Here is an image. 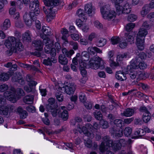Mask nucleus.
I'll return each instance as SVG.
<instances>
[{
  "mask_svg": "<svg viewBox=\"0 0 154 154\" xmlns=\"http://www.w3.org/2000/svg\"><path fill=\"white\" fill-rule=\"evenodd\" d=\"M112 134H115L116 137H121L123 134V130H120L117 128H113L111 131Z\"/></svg>",
  "mask_w": 154,
  "mask_h": 154,
  "instance_id": "obj_25",
  "label": "nucleus"
},
{
  "mask_svg": "<svg viewBox=\"0 0 154 154\" xmlns=\"http://www.w3.org/2000/svg\"><path fill=\"white\" fill-rule=\"evenodd\" d=\"M8 86L6 84H3L0 85V92H4L8 89Z\"/></svg>",
  "mask_w": 154,
  "mask_h": 154,
  "instance_id": "obj_58",
  "label": "nucleus"
},
{
  "mask_svg": "<svg viewBox=\"0 0 154 154\" xmlns=\"http://www.w3.org/2000/svg\"><path fill=\"white\" fill-rule=\"evenodd\" d=\"M31 33L29 31H27L22 35V38L24 41H31Z\"/></svg>",
  "mask_w": 154,
  "mask_h": 154,
  "instance_id": "obj_29",
  "label": "nucleus"
},
{
  "mask_svg": "<svg viewBox=\"0 0 154 154\" xmlns=\"http://www.w3.org/2000/svg\"><path fill=\"white\" fill-rule=\"evenodd\" d=\"M127 43L124 41H121L120 42V43L119 44V47L122 49L125 48L127 46Z\"/></svg>",
  "mask_w": 154,
  "mask_h": 154,
  "instance_id": "obj_61",
  "label": "nucleus"
},
{
  "mask_svg": "<svg viewBox=\"0 0 154 154\" xmlns=\"http://www.w3.org/2000/svg\"><path fill=\"white\" fill-rule=\"evenodd\" d=\"M71 38L75 41L78 40L80 38L79 34L77 33H74L70 35Z\"/></svg>",
  "mask_w": 154,
  "mask_h": 154,
  "instance_id": "obj_62",
  "label": "nucleus"
},
{
  "mask_svg": "<svg viewBox=\"0 0 154 154\" xmlns=\"http://www.w3.org/2000/svg\"><path fill=\"white\" fill-rule=\"evenodd\" d=\"M78 128L79 129V132L80 133H83L85 135L88 136L89 135H90L91 138L93 137V134L90 133L88 131V129L86 126L83 127L82 128L79 125H78Z\"/></svg>",
  "mask_w": 154,
  "mask_h": 154,
  "instance_id": "obj_15",
  "label": "nucleus"
},
{
  "mask_svg": "<svg viewBox=\"0 0 154 154\" xmlns=\"http://www.w3.org/2000/svg\"><path fill=\"white\" fill-rule=\"evenodd\" d=\"M146 78L145 76L144 73L142 72L141 71H138V75H137V79H145Z\"/></svg>",
  "mask_w": 154,
  "mask_h": 154,
  "instance_id": "obj_59",
  "label": "nucleus"
},
{
  "mask_svg": "<svg viewBox=\"0 0 154 154\" xmlns=\"http://www.w3.org/2000/svg\"><path fill=\"white\" fill-rule=\"evenodd\" d=\"M128 70V72L131 78L134 79L137 78V79L138 70L134 69H129Z\"/></svg>",
  "mask_w": 154,
  "mask_h": 154,
  "instance_id": "obj_21",
  "label": "nucleus"
},
{
  "mask_svg": "<svg viewBox=\"0 0 154 154\" xmlns=\"http://www.w3.org/2000/svg\"><path fill=\"white\" fill-rule=\"evenodd\" d=\"M60 111V110L59 109H57L54 107L50 112H51L53 117H55L57 114L59 113Z\"/></svg>",
  "mask_w": 154,
  "mask_h": 154,
  "instance_id": "obj_52",
  "label": "nucleus"
},
{
  "mask_svg": "<svg viewBox=\"0 0 154 154\" xmlns=\"http://www.w3.org/2000/svg\"><path fill=\"white\" fill-rule=\"evenodd\" d=\"M39 5L38 0H34L30 2L29 9L31 11L30 12L29 16L34 20L36 19L37 16L40 13Z\"/></svg>",
  "mask_w": 154,
  "mask_h": 154,
  "instance_id": "obj_5",
  "label": "nucleus"
},
{
  "mask_svg": "<svg viewBox=\"0 0 154 154\" xmlns=\"http://www.w3.org/2000/svg\"><path fill=\"white\" fill-rule=\"evenodd\" d=\"M131 5L128 2H126L123 7L121 6H117V13L119 14H127L130 13L131 11Z\"/></svg>",
  "mask_w": 154,
  "mask_h": 154,
  "instance_id": "obj_8",
  "label": "nucleus"
},
{
  "mask_svg": "<svg viewBox=\"0 0 154 154\" xmlns=\"http://www.w3.org/2000/svg\"><path fill=\"white\" fill-rule=\"evenodd\" d=\"M5 44L8 48H11V46H14L15 45L16 50L19 51H22L23 48L20 40L18 39H16L13 36L8 37V39L6 40Z\"/></svg>",
  "mask_w": 154,
  "mask_h": 154,
  "instance_id": "obj_4",
  "label": "nucleus"
},
{
  "mask_svg": "<svg viewBox=\"0 0 154 154\" xmlns=\"http://www.w3.org/2000/svg\"><path fill=\"white\" fill-rule=\"evenodd\" d=\"M148 32L146 30L143 28L140 29L137 35V37L144 38V37L147 34Z\"/></svg>",
  "mask_w": 154,
  "mask_h": 154,
  "instance_id": "obj_33",
  "label": "nucleus"
},
{
  "mask_svg": "<svg viewBox=\"0 0 154 154\" xmlns=\"http://www.w3.org/2000/svg\"><path fill=\"white\" fill-rule=\"evenodd\" d=\"M16 10V8L15 7H12L9 10V13L11 15H14V17L15 19H17L19 16V14L18 13H16L14 14Z\"/></svg>",
  "mask_w": 154,
  "mask_h": 154,
  "instance_id": "obj_38",
  "label": "nucleus"
},
{
  "mask_svg": "<svg viewBox=\"0 0 154 154\" xmlns=\"http://www.w3.org/2000/svg\"><path fill=\"white\" fill-rule=\"evenodd\" d=\"M100 11L104 19L109 20L114 19L115 17L116 13L114 11L109 10L106 8V6L101 8Z\"/></svg>",
  "mask_w": 154,
  "mask_h": 154,
  "instance_id": "obj_6",
  "label": "nucleus"
},
{
  "mask_svg": "<svg viewBox=\"0 0 154 154\" xmlns=\"http://www.w3.org/2000/svg\"><path fill=\"white\" fill-rule=\"evenodd\" d=\"M132 132V130L131 128L127 127L125 128L124 130V134L126 137L129 136Z\"/></svg>",
  "mask_w": 154,
  "mask_h": 154,
  "instance_id": "obj_47",
  "label": "nucleus"
},
{
  "mask_svg": "<svg viewBox=\"0 0 154 154\" xmlns=\"http://www.w3.org/2000/svg\"><path fill=\"white\" fill-rule=\"evenodd\" d=\"M138 85L146 91L149 88V87L148 85L142 83H139Z\"/></svg>",
  "mask_w": 154,
  "mask_h": 154,
  "instance_id": "obj_53",
  "label": "nucleus"
},
{
  "mask_svg": "<svg viewBox=\"0 0 154 154\" xmlns=\"http://www.w3.org/2000/svg\"><path fill=\"white\" fill-rule=\"evenodd\" d=\"M149 10V5H145L142 8L141 12V14L143 16H144L147 13Z\"/></svg>",
  "mask_w": 154,
  "mask_h": 154,
  "instance_id": "obj_43",
  "label": "nucleus"
},
{
  "mask_svg": "<svg viewBox=\"0 0 154 154\" xmlns=\"http://www.w3.org/2000/svg\"><path fill=\"white\" fill-rule=\"evenodd\" d=\"M45 7H43L42 10L47 14V20L49 22L55 16V11H53V8L57 5L58 0H43Z\"/></svg>",
  "mask_w": 154,
  "mask_h": 154,
  "instance_id": "obj_1",
  "label": "nucleus"
},
{
  "mask_svg": "<svg viewBox=\"0 0 154 154\" xmlns=\"http://www.w3.org/2000/svg\"><path fill=\"white\" fill-rule=\"evenodd\" d=\"M128 53H124L121 54H120L117 55V59L118 61H121L123 60V59L127 58L128 57Z\"/></svg>",
  "mask_w": 154,
  "mask_h": 154,
  "instance_id": "obj_42",
  "label": "nucleus"
},
{
  "mask_svg": "<svg viewBox=\"0 0 154 154\" xmlns=\"http://www.w3.org/2000/svg\"><path fill=\"white\" fill-rule=\"evenodd\" d=\"M17 111L20 115L21 119H25L28 116V113L26 111L24 110L20 106H19L17 108Z\"/></svg>",
  "mask_w": 154,
  "mask_h": 154,
  "instance_id": "obj_17",
  "label": "nucleus"
},
{
  "mask_svg": "<svg viewBox=\"0 0 154 154\" xmlns=\"http://www.w3.org/2000/svg\"><path fill=\"white\" fill-rule=\"evenodd\" d=\"M69 44L72 46V48L75 50H76L78 48V44L77 42L73 41L70 42Z\"/></svg>",
  "mask_w": 154,
  "mask_h": 154,
  "instance_id": "obj_60",
  "label": "nucleus"
},
{
  "mask_svg": "<svg viewBox=\"0 0 154 154\" xmlns=\"http://www.w3.org/2000/svg\"><path fill=\"white\" fill-rule=\"evenodd\" d=\"M19 96H23L25 94L23 90L20 88H18L16 91ZM16 90L13 88H11L4 93L5 97L8 100L14 103L17 100V95L15 94Z\"/></svg>",
  "mask_w": 154,
  "mask_h": 154,
  "instance_id": "obj_3",
  "label": "nucleus"
},
{
  "mask_svg": "<svg viewBox=\"0 0 154 154\" xmlns=\"http://www.w3.org/2000/svg\"><path fill=\"white\" fill-rule=\"evenodd\" d=\"M84 143L85 146L88 148H91L92 146V141L89 139H85Z\"/></svg>",
  "mask_w": 154,
  "mask_h": 154,
  "instance_id": "obj_50",
  "label": "nucleus"
},
{
  "mask_svg": "<svg viewBox=\"0 0 154 154\" xmlns=\"http://www.w3.org/2000/svg\"><path fill=\"white\" fill-rule=\"evenodd\" d=\"M146 57V55L144 53H141L136 57V61L140 62L141 60L145 59Z\"/></svg>",
  "mask_w": 154,
  "mask_h": 154,
  "instance_id": "obj_39",
  "label": "nucleus"
},
{
  "mask_svg": "<svg viewBox=\"0 0 154 154\" xmlns=\"http://www.w3.org/2000/svg\"><path fill=\"white\" fill-rule=\"evenodd\" d=\"M82 60L86 61L89 60V56L88 54L86 51L83 52L81 54V57Z\"/></svg>",
  "mask_w": 154,
  "mask_h": 154,
  "instance_id": "obj_44",
  "label": "nucleus"
},
{
  "mask_svg": "<svg viewBox=\"0 0 154 154\" xmlns=\"http://www.w3.org/2000/svg\"><path fill=\"white\" fill-rule=\"evenodd\" d=\"M135 36L132 32H126L125 34V37L127 41L132 44L134 43Z\"/></svg>",
  "mask_w": 154,
  "mask_h": 154,
  "instance_id": "obj_14",
  "label": "nucleus"
},
{
  "mask_svg": "<svg viewBox=\"0 0 154 154\" xmlns=\"http://www.w3.org/2000/svg\"><path fill=\"white\" fill-rule=\"evenodd\" d=\"M137 19V16L134 14L129 15L128 17V21L133 22L135 21Z\"/></svg>",
  "mask_w": 154,
  "mask_h": 154,
  "instance_id": "obj_54",
  "label": "nucleus"
},
{
  "mask_svg": "<svg viewBox=\"0 0 154 154\" xmlns=\"http://www.w3.org/2000/svg\"><path fill=\"white\" fill-rule=\"evenodd\" d=\"M12 72H9V74L3 73L0 75V80L1 81H5L8 80L10 76L12 75Z\"/></svg>",
  "mask_w": 154,
  "mask_h": 154,
  "instance_id": "obj_28",
  "label": "nucleus"
},
{
  "mask_svg": "<svg viewBox=\"0 0 154 154\" xmlns=\"http://www.w3.org/2000/svg\"><path fill=\"white\" fill-rule=\"evenodd\" d=\"M11 26V23L9 19H5L3 23V25L1 26V29L3 30H5L9 28Z\"/></svg>",
  "mask_w": 154,
  "mask_h": 154,
  "instance_id": "obj_31",
  "label": "nucleus"
},
{
  "mask_svg": "<svg viewBox=\"0 0 154 154\" xmlns=\"http://www.w3.org/2000/svg\"><path fill=\"white\" fill-rule=\"evenodd\" d=\"M111 40L112 44L114 45L118 44L120 42V39L118 37H113L112 38Z\"/></svg>",
  "mask_w": 154,
  "mask_h": 154,
  "instance_id": "obj_48",
  "label": "nucleus"
},
{
  "mask_svg": "<svg viewBox=\"0 0 154 154\" xmlns=\"http://www.w3.org/2000/svg\"><path fill=\"white\" fill-rule=\"evenodd\" d=\"M12 75H13V76L12 78V81L14 82H17L19 79V78L21 77L19 73H18L17 74V73L16 72L15 73L12 74Z\"/></svg>",
  "mask_w": 154,
  "mask_h": 154,
  "instance_id": "obj_45",
  "label": "nucleus"
},
{
  "mask_svg": "<svg viewBox=\"0 0 154 154\" xmlns=\"http://www.w3.org/2000/svg\"><path fill=\"white\" fill-rule=\"evenodd\" d=\"M110 66L112 67L115 69L116 67L119 66V64L118 62H116L113 61V60L110 61Z\"/></svg>",
  "mask_w": 154,
  "mask_h": 154,
  "instance_id": "obj_56",
  "label": "nucleus"
},
{
  "mask_svg": "<svg viewBox=\"0 0 154 154\" xmlns=\"http://www.w3.org/2000/svg\"><path fill=\"white\" fill-rule=\"evenodd\" d=\"M94 10L92 3H89L85 5V12L88 14H91Z\"/></svg>",
  "mask_w": 154,
  "mask_h": 154,
  "instance_id": "obj_26",
  "label": "nucleus"
},
{
  "mask_svg": "<svg viewBox=\"0 0 154 154\" xmlns=\"http://www.w3.org/2000/svg\"><path fill=\"white\" fill-rule=\"evenodd\" d=\"M76 15L80 19L82 20L83 21H85L87 19L86 15L85 13L83 10L79 9L76 12Z\"/></svg>",
  "mask_w": 154,
  "mask_h": 154,
  "instance_id": "obj_19",
  "label": "nucleus"
},
{
  "mask_svg": "<svg viewBox=\"0 0 154 154\" xmlns=\"http://www.w3.org/2000/svg\"><path fill=\"white\" fill-rule=\"evenodd\" d=\"M139 62H137L136 61V62H131V66H128L127 67V70L129 69H134L137 70L139 68V67L138 66V63Z\"/></svg>",
  "mask_w": 154,
  "mask_h": 154,
  "instance_id": "obj_37",
  "label": "nucleus"
},
{
  "mask_svg": "<svg viewBox=\"0 0 154 154\" xmlns=\"http://www.w3.org/2000/svg\"><path fill=\"white\" fill-rule=\"evenodd\" d=\"M88 51L91 54L94 55L96 53H101L102 51L99 48L96 47H90L88 48Z\"/></svg>",
  "mask_w": 154,
  "mask_h": 154,
  "instance_id": "obj_20",
  "label": "nucleus"
},
{
  "mask_svg": "<svg viewBox=\"0 0 154 154\" xmlns=\"http://www.w3.org/2000/svg\"><path fill=\"white\" fill-rule=\"evenodd\" d=\"M135 24L133 23H129L127 24L126 26V30L128 31H131L134 27Z\"/></svg>",
  "mask_w": 154,
  "mask_h": 154,
  "instance_id": "obj_49",
  "label": "nucleus"
},
{
  "mask_svg": "<svg viewBox=\"0 0 154 154\" xmlns=\"http://www.w3.org/2000/svg\"><path fill=\"white\" fill-rule=\"evenodd\" d=\"M134 119L133 118L125 119L124 120L123 122L124 124L128 125L131 123L133 121Z\"/></svg>",
  "mask_w": 154,
  "mask_h": 154,
  "instance_id": "obj_64",
  "label": "nucleus"
},
{
  "mask_svg": "<svg viewBox=\"0 0 154 154\" xmlns=\"http://www.w3.org/2000/svg\"><path fill=\"white\" fill-rule=\"evenodd\" d=\"M61 113L60 116L62 119L64 121L67 119L68 118V112L66 110H63V111H60Z\"/></svg>",
  "mask_w": 154,
  "mask_h": 154,
  "instance_id": "obj_41",
  "label": "nucleus"
},
{
  "mask_svg": "<svg viewBox=\"0 0 154 154\" xmlns=\"http://www.w3.org/2000/svg\"><path fill=\"white\" fill-rule=\"evenodd\" d=\"M59 61L62 65H66L68 62V60L64 55L60 54L59 56Z\"/></svg>",
  "mask_w": 154,
  "mask_h": 154,
  "instance_id": "obj_30",
  "label": "nucleus"
},
{
  "mask_svg": "<svg viewBox=\"0 0 154 154\" xmlns=\"http://www.w3.org/2000/svg\"><path fill=\"white\" fill-rule=\"evenodd\" d=\"M32 44L36 48V50L41 51L43 47V43L41 40H35L33 41Z\"/></svg>",
  "mask_w": 154,
  "mask_h": 154,
  "instance_id": "obj_13",
  "label": "nucleus"
},
{
  "mask_svg": "<svg viewBox=\"0 0 154 154\" xmlns=\"http://www.w3.org/2000/svg\"><path fill=\"white\" fill-rule=\"evenodd\" d=\"M93 115L95 118L97 120H100L102 119V115L99 110H95L93 113Z\"/></svg>",
  "mask_w": 154,
  "mask_h": 154,
  "instance_id": "obj_36",
  "label": "nucleus"
},
{
  "mask_svg": "<svg viewBox=\"0 0 154 154\" xmlns=\"http://www.w3.org/2000/svg\"><path fill=\"white\" fill-rule=\"evenodd\" d=\"M136 109L135 108L133 109L128 108L125 109L123 112L121 113V115L126 117H131L136 113Z\"/></svg>",
  "mask_w": 154,
  "mask_h": 154,
  "instance_id": "obj_11",
  "label": "nucleus"
},
{
  "mask_svg": "<svg viewBox=\"0 0 154 154\" xmlns=\"http://www.w3.org/2000/svg\"><path fill=\"white\" fill-rule=\"evenodd\" d=\"M75 89V85L74 84H71L69 86L66 87L65 92L69 95L73 94Z\"/></svg>",
  "mask_w": 154,
  "mask_h": 154,
  "instance_id": "obj_18",
  "label": "nucleus"
},
{
  "mask_svg": "<svg viewBox=\"0 0 154 154\" xmlns=\"http://www.w3.org/2000/svg\"><path fill=\"white\" fill-rule=\"evenodd\" d=\"M138 66L140 69H146L147 67V64L144 62H140L138 63Z\"/></svg>",
  "mask_w": 154,
  "mask_h": 154,
  "instance_id": "obj_57",
  "label": "nucleus"
},
{
  "mask_svg": "<svg viewBox=\"0 0 154 154\" xmlns=\"http://www.w3.org/2000/svg\"><path fill=\"white\" fill-rule=\"evenodd\" d=\"M145 132L143 129L139 128L137 129L134 132V135L136 136H140L144 135Z\"/></svg>",
  "mask_w": 154,
  "mask_h": 154,
  "instance_id": "obj_46",
  "label": "nucleus"
},
{
  "mask_svg": "<svg viewBox=\"0 0 154 154\" xmlns=\"http://www.w3.org/2000/svg\"><path fill=\"white\" fill-rule=\"evenodd\" d=\"M116 77L118 80L120 81H124L127 79L126 74L121 71H119L116 72Z\"/></svg>",
  "mask_w": 154,
  "mask_h": 154,
  "instance_id": "obj_16",
  "label": "nucleus"
},
{
  "mask_svg": "<svg viewBox=\"0 0 154 154\" xmlns=\"http://www.w3.org/2000/svg\"><path fill=\"white\" fill-rule=\"evenodd\" d=\"M23 20L26 25L29 26H31L32 24V20L31 19L29 20V15L27 13H26L24 15Z\"/></svg>",
  "mask_w": 154,
  "mask_h": 154,
  "instance_id": "obj_22",
  "label": "nucleus"
},
{
  "mask_svg": "<svg viewBox=\"0 0 154 154\" xmlns=\"http://www.w3.org/2000/svg\"><path fill=\"white\" fill-rule=\"evenodd\" d=\"M55 96L58 101L60 102L63 100V95L62 93L57 92L55 94Z\"/></svg>",
  "mask_w": 154,
  "mask_h": 154,
  "instance_id": "obj_51",
  "label": "nucleus"
},
{
  "mask_svg": "<svg viewBox=\"0 0 154 154\" xmlns=\"http://www.w3.org/2000/svg\"><path fill=\"white\" fill-rule=\"evenodd\" d=\"M144 38L137 37L136 45L138 49L142 51L144 48Z\"/></svg>",
  "mask_w": 154,
  "mask_h": 154,
  "instance_id": "obj_12",
  "label": "nucleus"
},
{
  "mask_svg": "<svg viewBox=\"0 0 154 154\" xmlns=\"http://www.w3.org/2000/svg\"><path fill=\"white\" fill-rule=\"evenodd\" d=\"M56 60L54 58H50L48 57L47 59H44L42 63L43 64L46 66H51L52 65V63H55L56 62Z\"/></svg>",
  "mask_w": 154,
  "mask_h": 154,
  "instance_id": "obj_23",
  "label": "nucleus"
},
{
  "mask_svg": "<svg viewBox=\"0 0 154 154\" xmlns=\"http://www.w3.org/2000/svg\"><path fill=\"white\" fill-rule=\"evenodd\" d=\"M106 40L103 38L98 39L96 42V45L98 47H101L103 46L106 44Z\"/></svg>",
  "mask_w": 154,
  "mask_h": 154,
  "instance_id": "obj_32",
  "label": "nucleus"
},
{
  "mask_svg": "<svg viewBox=\"0 0 154 154\" xmlns=\"http://www.w3.org/2000/svg\"><path fill=\"white\" fill-rule=\"evenodd\" d=\"M100 121V124L101 128L103 129H106L108 128L109 124L106 120L102 119Z\"/></svg>",
  "mask_w": 154,
  "mask_h": 154,
  "instance_id": "obj_40",
  "label": "nucleus"
},
{
  "mask_svg": "<svg viewBox=\"0 0 154 154\" xmlns=\"http://www.w3.org/2000/svg\"><path fill=\"white\" fill-rule=\"evenodd\" d=\"M79 99L81 102L83 103H84L86 100L85 94L83 93H80L79 94Z\"/></svg>",
  "mask_w": 154,
  "mask_h": 154,
  "instance_id": "obj_55",
  "label": "nucleus"
},
{
  "mask_svg": "<svg viewBox=\"0 0 154 154\" xmlns=\"http://www.w3.org/2000/svg\"><path fill=\"white\" fill-rule=\"evenodd\" d=\"M88 66L89 67L95 69H97L99 68L101 69L104 68L103 61L100 57L91 59L89 62Z\"/></svg>",
  "mask_w": 154,
  "mask_h": 154,
  "instance_id": "obj_7",
  "label": "nucleus"
},
{
  "mask_svg": "<svg viewBox=\"0 0 154 154\" xmlns=\"http://www.w3.org/2000/svg\"><path fill=\"white\" fill-rule=\"evenodd\" d=\"M109 136H106L103 138L105 141H106L107 146L111 147L115 151L119 150L121 146H125L128 144H130L132 143V140L129 139L127 140H125L124 139H121L119 141H114L110 139Z\"/></svg>",
  "mask_w": 154,
  "mask_h": 154,
  "instance_id": "obj_2",
  "label": "nucleus"
},
{
  "mask_svg": "<svg viewBox=\"0 0 154 154\" xmlns=\"http://www.w3.org/2000/svg\"><path fill=\"white\" fill-rule=\"evenodd\" d=\"M43 43L45 44V51L46 53L48 54L50 53L52 47L54 44V42L51 41L50 39L43 40Z\"/></svg>",
  "mask_w": 154,
  "mask_h": 154,
  "instance_id": "obj_9",
  "label": "nucleus"
},
{
  "mask_svg": "<svg viewBox=\"0 0 154 154\" xmlns=\"http://www.w3.org/2000/svg\"><path fill=\"white\" fill-rule=\"evenodd\" d=\"M79 69H80L81 68L85 69L86 67V63L84 62L82 60H79Z\"/></svg>",
  "mask_w": 154,
  "mask_h": 154,
  "instance_id": "obj_63",
  "label": "nucleus"
},
{
  "mask_svg": "<svg viewBox=\"0 0 154 154\" xmlns=\"http://www.w3.org/2000/svg\"><path fill=\"white\" fill-rule=\"evenodd\" d=\"M42 31L43 34H40L41 37L44 39H49L47 38V36L50 35L51 34V29L47 26H43L42 27Z\"/></svg>",
  "mask_w": 154,
  "mask_h": 154,
  "instance_id": "obj_10",
  "label": "nucleus"
},
{
  "mask_svg": "<svg viewBox=\"0 0 154 154\" xmlns=\"http://www.w3.org/2000/svg\"><path fill=\"white\" fill-rule=\"evenodd\" d=\"M151 118V115L149 112L143 114L142 119L143 122L145 123H148L150 121Z\"/></svg>",
  "mask_w": 154,
  "mask_h": 154,
  "instance_id": "obj_35",
  "label": "nucleus"
},
{
  "mask_svg": "<svg viewBox=\"0 0 154 154\" xmlns=\"http://www.w3.org/2000/svg\"><path fill=\"white\" fill-rule=\"evenodd\" d=\"M62 53L63 55H66L67 57H70L74 53V51L72 50H71L68 51L65 48H63L62 49Z\"/></svg>",
  "mask_w": 154,
  "mask_h": 154,
  "instance_id": "obj_27",
  "label": "nucleus"
},
{
  "mask_svg": "<svg viewBox=\"0 0 154 154\" xmlns=\"http://www.w3.org/2000/svg\"><path fill=\"white\" fill-rule=\"evenodd\" d=\"M114 123L117 127L121 128L125 126L123 121L120 119H116L114 121Z\"/></svg>",
  "mask_w": 154,
  "mask_h": 154,
  "instance_id": "obj_34",
  "label": "nucleus"
},
{
  "mask_svg": "<svg viewBox=\"0 0 154 154\" xmlns=\"http://www.w3.org/2000/svg\"><path fill=\"white\" fill-rule=\"evenodd\" d=\"M34 96L32 95H28L23 98V102L27 104H31L33 102Z\"/></svg>",
  "mask_w": 154,
  "mask_h": 154,
  "instance_id": "obj_24",
  "label": "nucleus"
}]
</instances>
